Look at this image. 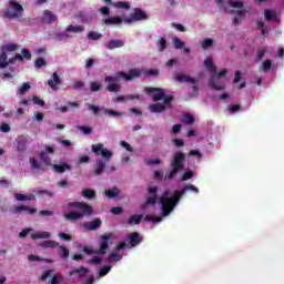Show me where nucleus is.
<instances>
[{"mask_svg":"<svg viewBox=\"0 0 284 284\" xmlns=\"http://www.w3.org/2000/svg\"><path fill=\"white\" fill-rule=\"evenodd\" d=\"M226 3L231 8H239L240 10H243V8H245V3H243V1H232V0H229Z\"/></svg>","mask_w":284,"mask_h":284,"instance_id":"obj_40","label":"nucleus"},{"mask_svg":"<svg viewBox=\"0 0 284 284\" xmlns=\"http://www.w3.org/2000/svg\"><path fill=\"white\" fill-rule=\"evenodd\" d=\"M48 65V62L45 61V59L43 58H38L36 61H34V68H38V69H41L43 67Z\"/></svg>","mask_w":284,"mask_h":284,"instance_id":"obj_50","label":"nucleus"},{"mask_svg":"<svg viewBox=\"0 0 284 284\" xmlns=\"http://www.w3.org/2000/svg\"><path fill=\"white\" fill-rule=\"evenodd\" d=\"M105 194L109 199H116L119 191L105 190Z\"/></svg>","mask_w":284,"mask_h":284,"instance_id":"obj_64","label":"nucleus"},{"mask_svg":"<svg viewBox=\"0 0 284 284\" xmlns=\"http://www.w3.org/2000/svg\"><path fill=\"white\" fill-rule=\"evenodd\" d=\"M77 129L80 130V132H82L85 135L92 134V126L79 125V126H77Z\"/></svg>","mask_w":284,"mask_h":284,"instance_id":"obj_54","label":"nucleus"},{"mask_svg":"<svg viewBox=\"0 0 284 284\" xmlns=\"http://www.w3.org/2000/svg\"><path fill=\"white\" fill-rule=\"evenodd\" d=\"M30 236H31L32 241H37L39 239H50L51 234H50V232H47V231H38L34 233H31Z\"/></svg>","mask_w":284,"mask_h":284,"instance_id":"obj_26","label":"nucleus"},{"mask_svg":"<svg viewBox=\"0 0 284 284\" xmlns=\"http://www.w3.org/2000/svg\"><path fill=\"white\" fill-rule=\"evenodd\" d=\"M13 214H22V212H28V214H37V209H32L26 205H18L13 207Z\"/></svg>","mask_w":284,"mask_h":284,"instance_id":"obj_19","label":"nucleus"},{"mask_svg":"<svg viewBox=\"0 0 284 284\" xmlns=\"http://www.w3.org/2000/svg\"><path fill=\"white\" fill-rule=\"evenodd\" d=\"M181 191H174V194L170 197V192L165 191L160 197L162 216H170L174 211V207L179 205L181 201Z\"/></svg>","mask_w":284,"mask_h":284,"instance_id":"obj_3","label":"nucleus"},{"mask_svg":"<svg viewBox=\"0 0 284 284\" xmlns=\"http://www.w3.org/2000/svg\"><path fill=\"white\" fill-rule=\"evenodd\" d=\"M185 192H194V194H199V187L194 186V184H186L183 186V189L180 191L181 199L185 195Z\"/></svg>","mask_w":284,"mask_h":284,"instance_id":"obj_27","label":"nucleus"},{"mask_svg":"<svg viewBox=\"0 0 284 284\" xmlns=\"http://www.w3.org/2000/svg\"><path fill=\"white\" fill-rule=\"evenodd\" d=\"M111 270H112L111 265L102 266L99 271L98 278H103V276H106V274H110Z\"/></svg>","mask_w":284,"mask_h":284,"instance_id":"obj_36","label":"nucleus"},{"mask_svg":"<svg viewBox=\"0 0 284 284\" xmlns=\"http://www.w3.org/2000/svg\"><path fill=\"white\" fill-rule=\"evenodd\" d=\"M123 45H125V41L121 39H113L104 43L106 50H116V48H123Z\"/></svg>","mask_w":284,"mask_h":284,"instance_id":"obj_15","label":"nucleus"},{"mask_svg":"<svg viewBox=\"0 0 284 284\" xmlns=\"http://www.w3.org/2000/svg\"><path fill=\"white\" fill-rule=\"evenodd\" d=\"M23 14V6L17 0H9L8 8L3 12L4 19H19Z\"/></svg>","mask_w":284,"mask_h":284,"instance_id":"obj_5","label":"nucleus"},{"mask_svg":"<svg viewBox=\"0 0 284 284\" xmlns=\"http://www.w3.org/2000/svg\"><path fill=\"white\" fill-rule=\"evenodd\" d=\"M104 114H109V116H121L122 113L112 109H104Z\"/></svg>","mask_w":284,"mask_h":284,"instance_id":"obj_59","label":"nucleus"},{"mask_svg":"<svg viewBox=\"0 0 284 284\" xmlns=\"http://www.w3.org/2000/svg\"><path fill=\"white\" fill-rule=\"evenodd\" d=\"M65 32H72L73 34H79L81 32H85V27L81 24H77V26L69 24L65 28Z\"/></svg>","mask_w":284,"mask_h":284,"instance_id":"obj_23","label":"nucleus"},{"mask_svg":"<svg viewBox=\"0 0 284 284\" xmlns=\"http://www.w3.org/2000/svg\"><path fill=\"white\" fill-rule=\"evenodd\" d=\"M264 19L265 21H278V16L275 13V11L266 9L264 11Z\"/></svg>","mask_w":284,"mask_h":284,"instance_id":"obj_30","label":"nucleus"},{"mask_svg":"<svg viewBox=\"0 0 284 284\" xmlns=\"http://www.w3.org/2000/svg\"><path fill=\"white\" fill-rule=\"evenodd\" d=\"M173 45L175 50H181V48H185V42H183L181 39L179 38H174L173 39Z\"/></svg>","mask_w":284,"mask_h":284,"instance_id":"obj_46","label":"nucleus"},{"mask_svg":"<svg viewBox=\"0 0 284 284\" xmlns=\"http://www.w3.org/2000/svg\"><path fill=\"white\" fill-rule=\"evenodd\" d=\"M109 263H118V261H121V255L116 252H112L108 255Z\"/></svg>","mask_w":284,"mask_h":284,"instance_id":"obj_39","label":"nucleus"},{"mask_svg":"<svg viewBox=\"0 0 284 284\" xmlns=\"http://www.w3.org/2000/svg\"><path fill=\"white\" fill-rule=\"evenodd\" d=\"M17 61H23V55L17 53L13 58H7L8 65L17 63Z\"/></svg>","mask_w":284,"mask_h":284,"instance_id":"obj_45","label":"nucleus"},{"mask_svg":"<svg viewBox=\"0 0 284 284\" xmlns=\"http://www.w3.org/2000/svg\"><path fill=\"white\" fill-rule=\"evenodd\" d=\"M209 85L212 90L223 91L225 90V85L220 83V78L216 73H213L210 78Z\"/></svg>","mask_w":284,"mask_h":284,"instance_id":"obj_12","label":"nucleus"},{"mask_svg":"<svg viewBox=\"0 0 284 284\" xmlns=\"http://www.w3.org/2000/svg\"><path fill=\"white\" fill-rule=\"evenodd\" d=\"M50 154H54V148L50 145H45V150L40 152V160L44 165H50Z\"/></svg>","mask_w":284,"mask_h":284,"instance_id":"obj_11","label":"nucleus"},{"mask_svg":"<svg viewBox=\"0 0 284 284\" xmlns=\"http://www.w3.org/2000/svg\"><path fill=\"white\" fill-rule=\"evenodd\" d=\"M204 67L206 68L207 72H211V74H216V65H214L212 58H206L204 60Z\"/></svg>","mask_w":284,"mask_h":284,"instance_id":"obj_29","label":"nucleus"},{"mask_svg":"<svg viewBox=\"0 0 284 284\" xmlns=\"http://www.w3.org/2000/svg\"><path fill=\"white\" fill-rule=\"evenodd\" d=\"M88 110H90L91 112H93V114L95 116H99V112L101 109H99V106L94 105V104H88Z\"/></svg>","mask_w":284,"mask_h":284,"instance_id":"obj_62","label":"nucleus"},{"mask_svg":"<svg viewBox=\"0 0 284 284\" xmlns=\"http://www.w3.org/2000/svg\"><path fill=\"white\" fill-rule=\"evenodd\" d=\"M87 37L90 41H99V39L103 38V34L97 31H90Z\"/></svg>","mask_w":284,"mask_h":284,"instance_id":"obj_37","label":"nucleus"},{"mask_svg":"<svg viewBox=\"0 0 284 284\" xmlns=\"http://www.w3.org/2000/svg\"><path fill=\"white\" fill-rule=\"evenodd\" d=\"M144 221H153V223H161V221H163V217L162 216H152V215H146L144 217Z\"/></svg>","mask_w":284,"mask_h":284,"instance_id":"obj_53","label":"nucleus"},{"mask_svg":"<svg viewBox=\"0 0 284 284\" xmlns=\"http://www.w3.org/2000/svg\"><path fill=\"white\" fill-rule=\"evenodd\" d=\"M21 53L22 59H27V61H30V59H32V53L30 52V50L22 49Z\"/></svg>","mask_w":284,"mask_h":284,"instance_id":"obj_57","label":"nucleus"},{"mask_svg":"<svg viewBox=\"0 0 284 284\" xmlns=\"http://www.w3.org/2000/svg\"><path fill=\"white\" fill-rule=\"evenodd\" d=\"M158 48L160 52H164V50L168 48V40L165 38H161L158 42Z\"/></svg>","mask_w":284,"mask_h":284,"instance_id":"obj_44","label":"nucleus"},{"mask_svg":"<svg viewBox=\"0 0 284 284\" xmlns=\"http://www.w3.org/2000/svg\"><path fill=\"white\" fill-rule=\"evenodd\" d=\"M135 99H141V95L134 94H126V95H119L116 98H112L113 103H123V101H134Z\"/></svg>","mask_w":284,"mask_h":284,"instance_id":"obj_17","label":"nucleus"},{"mask_svg":"<svg viewBox=\"0 0 284 284\" xmlns=\"http://www.w3.org/2000/svg\"><path fill=\"white\" fill-rule=\"evenodd\" d=\"M114 8L121 9V10H130V4L128 2L118 1L113 3Z\"/></svg>","mask_w":284,"mask_h":284,"instance_id":"obj_43","label":"nucleus"},{"mask_svg":"<svg viewBox=\"0 0 284 284\" xmlns=\"http://www.w3.org/2000/svg\"><path fill=\"white\" fill-rule=\"evenodd\" d=\"M267 53V48H263L257 50V61H262L263 57Z\"/></svg>","mask_w":284,"mask_h":284,"instance_id":"obj_63","label":"nucleus"},{"mask_svg":"<svg viewBox=\"0 0 284 284\" xmlns=\"http://www.w3.org/2000/svg\"><path fill=\"white\" fill-rule=\"evenodd\" d=\"M91 150L93 154H97V156H102V159L97 160V166L93 171L95 176H101V174H103V170H105V165L110 163V159H112L113 153L105 149L103 143L92 144Z\"/></svg>","mask_w":284,"mask_h":284,"instance_id":"obj_2","label":"nucleus"},{"mask_svg":"<svg viewBox=\"0 0 284 284\" xmlns=\"http://www.w3.org/2000/svg\"><path fill=\"white\" fill-rule=\"evenodd\" d=\"M30 164L33 170H41V163L34 158H30Z\"/></svg>","mask_w":284,"mask_h":284,"instance_id":"obj_55","label":"nucleus"},{"mask_svg":"<svg viewBox=\"0 0 284 284\" xmlns=\"http://www.w3.org/2000/svg\"><path fill=\"white\" fill-rule=\"evenodd\" d=\"M17 50H19V44L17 43H8L2 45V52H6L8 54V52H17Z\"/></svg>","mask_w":284,"mask_h":284,"instance_id":"obj_32","label":"nucleus"},{"mask_svg":"<svg viewBox=\"0 0 284 284\" xmlns=\"http://www.w3.org/2000/svg\"><path fill=\"white\" fill-rule=\"evenodd\" d=\"M18 152H26L28 150V138L20 136L17 142Z\"/></svg>","mask_w":284,"mask_h":284,"instance_id":"obj_24","label":"nucleus"},{"mask_svg":"<svg viewBox=\"0 0 284 284\" xmlns=\"http://www.w3.org/2000/svg\"><path fill=\"white\" fill-rule=\"evenodd\" d=\"M40 247L54 248V247H59V243L54 240H47L40 244Z\"/></svg>","mask_w":284,"mask_h":284,"instance_id":"obj_34","label":"nucleus"},{"mask_svg":"<svg viewBox=\"0 0 284 284\" xmlns=\"http://www.w3.org/2000/svg\"><path fill=\"white\" fill-rule=\"evenodd\" d=\"M214 45V40L212 38H206L203 42H202V48L203 50H207V48H212Z\"/></svg>","mask_w":284,"mask_h":284,"instance_id":"obj_49","label":"nucleus"},{"mask_svg":"<svg viewBox=\"0 0 284 284\" xmlns=\"http://www.w3.org/2000/svg\"><path fill=\"white\" fill-rule=\"evenodd\" d=\"M90 270H88L85 266H80L79 268H74L69 272V276H74V274H78L80 278H83L85 274H88Z\"/></svg>","mask_w":284,"mask_h":284,"instance_id":"obj_25","label":"nucleus"},{"mask_svg":"<svg viewBox=\"0 0 284 284\" xmlns=\"http://www.w3.org/2000/svg\"><path fill=\"white\" fill-rule=\"evenodd\" d=\"M148 19V14L145 11L140 8L133 9V13H130L129 17L124 18V23H134L135 21H145Z\"/></svg>","mask_w":284,"mask_h":284,"instance_id":"obj_7","label":"nucleus"},{"mask_svg":"<svg viewBox=\"0 0 284 284\" xmlns=\"http://www.w3.org/2000/svg\"><path fill=\"white\" fill-rule=\"evenodd\" d=\"M59 255L61 256V258H68L70 256V251H68L65 246H59Z\"/></svg>","mask_w":284,"mask_h":284,"instance_id":"obj_51","label":"nucleus"},{"mask_svg":"<svg viewBox=\"0 0 284 284\" xmlns=\"http://www.w3.org/2000/svg\"><path fill=\"white\" fill-rule=\"evenodd\" d=\"M48 85L51 90H59V87H57L61 85V78L59 77V73L54 72L52 74V78L48 80Z\"/></svg>","mask_w":284,"mask_h":284,"instance_id":"obj_18","label":"nucleus"},{"mask_svg":"<svg viewBox=\"0 0 284 284\" xmlns=\"http://www.w3.org/2000/svg\"><path fill=\"white\" fill-rule=\"evenodd\" d=\"M194 178V171H186L182 174V181H190Z\"/></svg>","mask_w":284,"mask_h":284,"instance_id":"obj_56","label":"nucleus"},{"mask_svg":"<svg viewBox=\"0 0 284 284\" xmlns=\"http://www.w3.org/2000/svg\"><path fill=\"white\" fill-rule=\"evenodd\" d=\"M164 105H165V110H168V108H172V102L174 101V95H166L164 93V98L162 99Z\"/></svg>","mask_w":284,"mask_h":284,"instance_id":"obj_38","label":"nucleus"},{"mask_svg":"<svg viewBox=\"0 0 284 284\" xmlns=\"http://www.w3.org/2000/svg\"><path fill=\"white\" fill-rule=\"evenodd\" d=\"M125 21V18L121 17H111L103 20L104 26H121Z\"/></svg>","mask_w":284,"mask_h":284,"instance_id":"obj_21","label":"nucleus"},{"mask_svg":"<svg viewBox=\"0 0 284 284\" xmlns=\"http://www.w3.org/2000/svg\"><path fill=\"white\" fill-rule=\"evenodd\" d=\"M142 219H143V215L135 214L129 219L128 223H129V225H132V223H134L135 225H139L141 223Z\"/></svg>","mask_w":284,"mask_h":284,"instance_id":"obj_41","label":"nucleus"},{"mask_svg":"<svg viewBox=\"0 0 284 284\" xmlns=\"http://www.w3.org/2000/svg\"><path fill=\"white\" fill-rule=\"evenodd\" d=\"M148 194L149 196L146 197L143 207H148V205H156V201H159V186H149Z\"/></svg>","mask_w":284,"mask_h":284,"instance_id":"obj_9","label":"nucleus"},{"mask_svg":"<svg viewBox=\"0 0 284 284\" xmlns=\"http://www.w3.org/2000/svg\"><path fill=\"white\" fill-rule=\"evenodd\" d=\"M90 90H91V92H99V90H101V83H99L97 81H91Z\"/></svg>","mask_w":284,"mask_h":284,"instance_id":"obj_52","label":"nucleus"},{"mask_svg":"<svg viewBox=\"0 0 284 284\" xmlns=\"http://www.w3.org/2000/svg\"><path fill=\"white\" fill-rule=\"evenodd\" d=\"M149 110L153 114H159L161 112H165V105L161 103L150 104Z\"/></svg>","mask_w":284,"mask_h":284,"instance_id":"obj_28","label":"nucleus"},{"mask_svg":"<svg viewBox=\"0 0 284 284\" xmlns=\"http://www.w3.org/2000/svg\"><path fill=\"white\" fill-rule=\"evenodd\" d=\"M69 207H74L78 210V213L82 215V219H84V216H92L94 214V209L92 205L85 202H71L69 203Z\"/></svg>","mask_w":284,"mask_h":284,"instance_id":"obj_6","label":"nucleus"},{"mask_svg":"<svg viewBox=\"0 0 284 284\" xmlns=\"http://www.w3.org/2000/svg\"><path fill=\"white\" fill-rule=\"evenodd\" d=\"M182 122L186 125H192V123H194V116L190 113H186L184 114Z\"/></svg>","mask_w":284,"mask_h":284,"instance_id":"obj_48","label":"nucleus"},{"mask_svg":"<svg viewBox=\"0 0 284 284\" xmlns=\"http://www.w3.org/2000/svg\"><path fill=\"white\" fill-rule=\"evenodd\" d=\"M82 196L89 200L97 199V192H94L92 189H84L82 191Z\"/></svg>","mask_w":284,"mask_h":284,"instance_id":"obj_35","label":"nucleus"},{"mask_svg":"<svg viewBox=\"0 0 284 284\" xmlns=\"http://www.w3.org/2000/svg\"><path fill=\"white\" fill-rule=\"evenodd\" d=\"M29 261H44V263H52V260H45V258H41L38 255H29L28 256Z\"/></svg>","mask_w":284,"mask_h":284,"instance_id":"obj_58","label":"nucleus"},{"mask_svg":"<svg viewBox=\"0 0 284 284\" xmlns=\"http://www.w3.org/2000/svg\"><path fill=\"white\" fill-rule=\"evenodd\" d=\"M143 72L139 69H130L128 73L123 71H118L114 75H105L104 83H106V92H121V84L119 81L123 79L124 81H134L139 79Z\"/></svg>","mask_w":284,"mask_h":284,"instance_id":"obj_1","label":"nucleus"},{"mask_svg":"<svg viewBox=\"0 0 284 284\" xmlns=\"http://www.w3.org/2000/svg\"><path fill=\"white\" fill-rule=\"evenodd\" d=\"M63 281L62 275H53L49 284H59Z\"/></svg>","mask_w":284,"mask_h":284,"instance_id":"obj_60","label":"nucleus"},{"mask_svg":"<svg viewBox=\"0 0 284 284\" xmlns=\"http://www.w3.org/2000/svg\"><path fill=\"white\" fill-rule=\"evenodd\" d=\"M64 219H67V221H80V219H83V215L79 212H70L64 214Z\"/></svg>","mask_w":284,"mask_h":284,"instance_id":"obj_31","label":"nucleus"},{"mask_svg":"<svg viewBox=\"0 0 284 284\" xmlns=\"http://www.w3.org/2000/svg\"><path fill=\"white\" fill-rule=\"evenodd\" d=\"M8 68V53L2 51L0 53V70H6Z\"/></svg>","mask_w":284,"mask_h":284,"instance_id":"obj_33","label":"nucleus"},{"mask_svg":"<svg viewBox=\"0 0 284 284\" xmlns=\"http://www.w3.org/2000/svg\"><path fill=\"white\" fill-rule=\"evenodd\" d=\"M175 81L179 83H196V79L190 77L189 74H179L175 77Z\"/></svg>","mask_w":284,"mask_h":284,"instance_id":"obj_22","label":"nucleus"},{"mask_svg":"<svg viewBox=\"0 0 284 284\" xmlns=\"http://www.w3.org/2000/svg\"><path fill=\"white\" fill-rule=\"evenodd\" d=\"M101 219L97 217L91 222H87L83 224L84 230H87V232H94L95 230H99V227H101Z\"/></svg>","mask_w":284,"mask_h":284,"instance_id":"obj_13","label":"nucleus"},{"mask_svg":"<svg viewBox=\"0 0 284 284\" xmlns=\"http://www.w3.org/2000/svg\"><path fill=\"white\" fill-rule=\"evenodd\" d=\"M110 239H112V234H104L100 237V248L95 251V254L101 256H103L104 254H108Z\"/></svg>","mask_w":284,"mask_h":284,"instance_id":"obj_10","label":"nucleus"},{"mask_svg":"<svg viewBox=\"0 0 284 284\" xmlns=\"http://www.w3.org/2000/svg\"><path fill=\"white\" fill-rule=\"evenodd\" d=\"M271 69H272V60L266 59L263 62V70H264V72H270Z\"/></svg>","mask_w":284,"mask_h":284,"instance_id":"obj_61","label":"nucleus"},{"mask_svg":"<svg viewBox=\"0 0 284 284\" xmlns=\"http://www.w3.org/2000/svg\"><path fill=\"white\" fill-rule=\"evenodd\" d=\"M72 90H83L85 88V83L81 80H74L71 84Z\"/></svg>","mask_w":284,"mask_h":284,"instance_id":"obj_42","label":"nucleus"},{"mask_svg":"<svg viewBox=\"0 0 284 284\" xmlns=\"http://www.w3.org/2000/svg\"><path fill=\"white\" fill-rule=\"evenodd\" d=\"M52 168L58 174H63V172L72 170V166L65 162H62L60 164H52Z\"/></svg>","mask_w":284,"mask_h":284,"instance_id":"obj_20","label":"nucleus"},{"mask_svg":"<svg viewBox=\"0 0 284 284\" xmlns=\"http://www.w3.org/2000/svg\"><path fill=\"white\" fill-rule=\"evenodd\" d=\"M171 171L168 175L169 181H172L181 170H185V153L179 151L175 152L171 164H170Z\"/></svg>","mask_w":284,"mask_h":284,"instance_id":"obj_4","label":"nucleus"},{"mask_svg":"<svg viewBox=\"0 0 284 284\" xmlns=\"http://www.w3.org/2000/svg\"><path fill=\"white\" fill-rule=\"evenodd\" d=\"M143 242V237L139 232H133L129 235V243L131 247H136V245H140V243Z\"/></svg>","mask_w":284,"mask_h":284,"instance_id":"obj_16","label":"nucleus"},{"mask_svg":"<svg viewBox=\"0 0 284 284\" xmlns=\"http://www.w3.org/2000/svg\"><path fill=\"white\" fill-rule=\"evenodd\" d=\"M30 82H24L19 89V94L23 97L28 92V90H30Z\"/></svg>","mask_w":284,"mask_h":284,"instance_id":"obj_47","label":"nucleus"},{"mask_svg":"<svg viewBox=\"0 0 284 284\" xmlns=\"http://www.w3.org/2000/svg\"><path fill=\"white\" fill-rule=\"evenodd\" d=\"M59 18H57V14H54L52 11L50 10H44L43 11V16H42V23H55V21H58Z\"/></svg>","mask_w":284,"mask_h":284,"instance_id":"obj_14","label":"nucleus"},{"mask_svg":"<svg viewBox=\"0 0 284 284\" xmlns=\"http://www.w3.org/2000/svg\"><path fill=\"white\" fill-rule=\"evenodd\" d=\"M144 92L149 94V97H152V100L155 102L165 99V89L162 88L146 87L144 88Z\"/></svg>","mask_w":284,"mask_h":284,"instance_id":"obj_8","label":"nucleus"}]
</instances>
